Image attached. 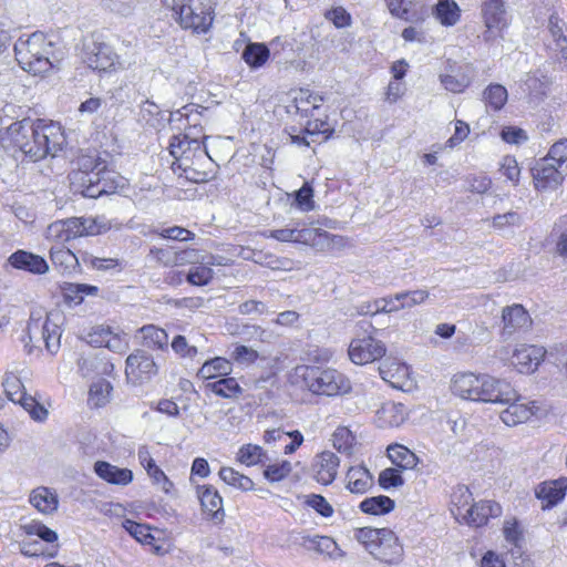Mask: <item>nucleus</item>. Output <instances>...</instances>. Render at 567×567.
Returning a JSON list of instances; mask_svg holds the SVG:
<instances>
[{
	"label": "nucleus",
	"instance_id": "6e6d98bb",
	"mask_svg": "<svg viewBox=\"0 0 567 567\" xmlns=\"http://www.w3.org/2000/svg\"><path fill=\"white\" fill-rule=\"evenodd\" d=\"M543 159L556 164L560 168H567V138L556 142Z\"/></svg>",
	"mask_w": 567,
	"mask_h": 567
},
{
	"label": "nucleus",
	"instance_id": "b1692460",
	"mask_svg": "<svg viewBox=\"0 0 567 567\" xmlns=\"http://www.w3.org/2000/svg\"><path fill=\"white\" fill-rule=\"evenodd\" d=\"M94 473L109 484L126 486L133 481V472L128 468L115 466L106 461L94 463Z\"/></svg>",
	"mask_w": 567,
	"mask_h": 567
},
{
	"label": "nucleus",
	"instance_id": "0e129e2a",
	"mask_svg": "<svg viewBox=\"0 0 567 567\" xmlns=\"http://www.w3.org/2000/svg\"><path fill=\"white\" fill-rule=\"evenodd\" d=\"M499 169L502 174L514 185L518 184L520 169L515 157L509 155L503 157Z\"/></svg>",
	"mask_w": 567,
	"mask_h": 567
},
{
	"label": "nucleus",
	"instance_id": "20e7f679",
	"mask_svg": "<svg viewBox=\"0 0 567 567\" xmlns=\"http://www.w3.org/2000/svg\"><path fill=\"white\" fill-rule=\"evenodd\" d=\"M353 537L378 560L398 565L403 560L404 549L398 536L389 528L362 527Z\"/></svg>",
	"mask_w": 567,
	"mask_h": 567
},
{
	"label": "nucleus",
	"instance_id": "603ef678",
	"mask_svg": "<svg viewBox=\"0 0 567 567\" xmlns=\"http://www.w3.org/2000/svg\"><path fill=\"white\" fill-rule=\"evenodd\" d=\"M472 501V494L465 486H458L452 494V504L455 507L452 509L453 515L456 519L462 518L465 515V506L470 505Z\"/></svg>",
	"mask_w": 567,
	"mask_h": 567
},
{
	"label": "nucleus",
	"instance_id": "c85d7f7f",
	"mask_svg": "<svg viewBox=\"0 0 567 567\" xmlns=\"http://www.w3.org/2000/svg\"><path fill=\"white\" fill-rule=\"evenodd\" d=\"M408 412L402 403L386 402L377 412L379 425L396 427L404 423Z\"/></svg>",
	"mask_w": 567,
	"mask_h": 567
},
{
	"label": "nucleus",
	"instance_id": "4468645a",
	"mask_svg": "<svg viewBox=\"0 0 567 567\" xmlns=\"http://www.w3.org/2000/svg\"><path fill=\"white\" fill-rule=\"evenodd\" d=\"M300 224H296V244H303L316 249L323 250L330 246L338 244L342 240V237L330 234L320 228H308L299 227Z\"/></svg>",
	"mask_w": 567,
	"mask_h": 567
},
{
	"label": "nucleus",
	"instance_id": "8fccbe9b",
	"mask_svg": "<svg viewBox=\"0 0 567 567\" xmlns=\"http://www.w3.org/2000/svg\"><path fill=\"white\" fill-rule=\"evenodd\" d=\"M429 292L426 290H413V291H402L395 293V299L399 302L400 310L412 308L414 306L423 303L429 298Z\"/></svg>",
	"mask_w": 567,
	"mask_h": 567
},
{
	"label": "nucleus",
	"instance_id": "e2e57ef3",
	"mask_svg": "<svg viewBox=\"0 0 567 567\" xmlns=\"http://www.w3.org/2000/svg\"><path fill=\"white\" fill-rule=\"evenodd\" d=\"M379 485L384 488L389 489L391 487H399L403 485L404 480L401 476L399 470L396 468H385L379 474L378 478Z\"/></svg>",
	"mask_w": 567,
	"mask_h": 567
},
{
	"label": "nucleus",
	"instance_id": "052dcab7",
	"mask_svg": "<svg viewBox=\"0 0 567 567\" xmlns=\"http://www.w3.org/2000/svg\"><path fill=\"white\" fill-rule=\"evenodd\" d=\"M549 31L555 39L557 45L561 49L563 58H567V39L564 35V29L561 20L557 14H551L549 17Z\"/></svg>",
	"mask_w": 567,
	"mask_h": 567
},
{
	"label": "nucleus",
	"instance_id": "f8f14e48",
	"mask_svg": "<svg viewBox=\"0 0 567 567\" xmlns=\"http://www.w3.org/2000/svg\"><path fill=\"white\" fill-rule=\"evenodd\" d=\"M71 178L72 184L76 187L75 190L87 198H97L103 194L116 190V186H101L103 179H101L100 173H73Z\"/></svg>",
	"mask_w": 567,
	"mask_h": 567
},
{
	"label": "nucleus",
	"instance_id": "412c9836",
	"mask_svg": "<svg viewBox=\"0 0 567 567\" xmlns=\"http://www.w3.org/2000/svg\"><path fill=\"white\" fill-rule=\"evenodd\" d=\"M481 373L461 372L456 373L451 383L452 392L464 399L477 402Z\"/></svg>",
	"mask_w": 567,
	"mask_h": 567
},
{
	"label": "nucleus",
	"instance_id": "09e8293b",
	"mask_svg": "<svg viewBox=\"0 0 567 567\" xmlns=\"http://www.w3.org/2000/svg\"><path fill=\"white\" fill-rule=\"evenodd\" d=\"M440 80L444 87L453 93L463 92L471 83V78L463 72H458L456 74H443L440 76Z\"/></svg>",
	"mask_w": 567,
	"mask_h": 567
},
{
	"label": "nucleus",
	"instance_id": "bb28decb",
	"mask_svg": "<svg viewBox=\"0 0 567 567\" xmlns=\"http://www.w3.org/2000/svg\"><path fill=\"white\" fill-rule=\"evenodd\" d=\"M503 333L513 334L515 331L527 328L530 323L528 312L520 305H513L503 309Z\"/></svg>",
	"mask_w": 567,
	"mask_h": 567
},
{
	"label": "nucleus",
	"instance_id": "dca6fc26",
	"mask_svg": "<svg viewBox=\"0 0 567 567\" xmlns=\"http://www.w3.org/2000/svg\"><path fill=\"white\" fill-rule=\"evenodd\" d=\"M340 458L330 451L316 455L312 462L315 480L322 485H330L337 476Z\"/></svg>",
	"mask_w": 567,
	"mask_h": 567
},
{
	"label": "nucleus",
	"instance_id": "338daca9",
	"mask_svg": "<svg viewBox=\"0 0 567 567\" xmlns=\"http://www.w3.org/2000/svg\"><path fill=\"white\" fill-rule=\"evenodd\" d=\"M313 190L308 185L305 184L299 190L296 192V204L302 212L312 210L315 207L313 202Z\"/></svg>",
	"mask_w": 567,
	"mask_h": 567
},
{
	"label": "nucleus",
	"instance_id": "f704fd0d",
	"mask_svg": "<svg viewBox=\"0 0 567 567\" xmlns=\"http://www.w3.org/2000/svg\"><path fill=\"white\" fill-rule=\"evenodd\" d=\"M52 264L61 271H71L79 266L78 257L63 245L52 246L50 249Z\"/></svg>",
	"mask_w": 567,
	"mask_h": 567
},
{
	"label": "nucleus",
	"instance_id": "4d7b16f0",
	"mask_svg": "<svg viewBox=\"0 0 567 567\" xmlns=\"http://www.w3.org/2000/svg\"><path fill=\"white\" fill-rule=\"evenodd\" d=\"M214 271L205 265L195 266L189 269L186 280L194 286H206L213 279Z\"/></svg>",
	"mask_w": 567,
	"mask_h": 567
},
{
	"label": "nucleus",
	"instance_id": "423d86ee",
	"mask_svg": "<svg viewBox=\"0 0 567 567\" xmlns=\"http://www.w3.org/2000/svg\"><path fill=\"white\" fill-rule=\"evenodd\" d=\"M111 229V224L102 218L74 217L52 223L47 230V237L62 245L82 236H94Z\"/></svg>",
	"mask_w": 567,
	"mask_h": 567
},
{
	"label": "nucleus",
	"instance_id": "e433bc0d",
	"mask_svg": "<svg viewBox=\"0 0 567 567\" xmlns=\"http://www.w3.org/2000/svg\"><path fill=\"white\" fill-rule=\"evenodd\" d=\"M269 49L264 43H249L243 51L241 58L252 69L262 66L269 59Z\"/></svg>",
	"mask_w": 567,
	"mask_h": 567
},
{
	"label": "nucleus",
	"instance_id": "aec40b11",
	"mask_svg": "<svg viewBox=\"0 0 567 567\" xmlns=\"http://www.w3.org/2000/svg\"><path fill=\"white\" fill-rule=\"evenodd\" d=\"M502 514V507L498 503L484 501L471 505L465 509L463 520L468 525L480 527L487 523L489 517H498Z\"/></svg>",
	"mask_w": 567,
	"mask_h": 567
},
{
	"label": "nucleus",
	"instance_id": "69168bd1",
	"mask_svg": "<svg viewBox=\"0 0 567 567\" xmlns=\"http://www.w3.org/2000/svg\"><path fill=\"white\" fill-rule=\"evenodd\" d=\"M230 358L239 364H251L258 359V352L246 346H236Z\"/></svg>",
	"mask_w": 567,
	"mask_h": 567
},
{
	"label": "nucleus",
	"instance_id": "680f3d73",
	"mask_svg": "<svg viewBox=\"0 0 567 567\" xmlns=\"http://www.w3.org/2000/svg\"><path fill=\"white\" fill-rule=\"evenodd\" d=\"M317 553L329 556L332 559L342 558L344 553L338 547L333 538L328 536L319 537L317 542Z\"/></svg>",
	"mask_w": 567,
	"mask_h": 567
},
{
	"label": "nucleus",
	"instance_id": "f257e3e1",
	"mask_svg": "<svg viewBox=\"0 0 567 567\" xmlns=\"http://www.w3.org/2000/svg\"><path fill=\"white\" fill-rule=\"evenodd\" d=\"M7 140L31 162H38L49 155L55 156L65 142L61 126L44 120H38L35 123L29 120L12 123L7 128Z\"/></svg>",
	"mask_w": 567,
	"mask_h": 567
},
{
	"label": "nucleus",
	"instance_id": "f03ea898",
	"mask_svg": "<svg viewBox=\"0 0 567 567\" xmlns=\"http://www.w3.org/2000/svg\"><path fill=\"white\" fill-rule=\"evenodd\" d=\"M293 383L316 395L336 396L351 391L350 380L340 371L317 365H298L291 374Z\"/></svg>",
	"mask_w": 567,
	"mask_h": 567
},
{
	"label": "nucleus",
	"instance_id": "2eb2a0df",
	"mask_svg": "<svg viewBox=\"0 0 567 567\" xmlns=\"http://www.w3.org/2000/svg\"><path fill=\"white\" fill-rule=\"evenodd\" d=\"M126 375L135 380H150L157 373V365L153 358L143 350H136L126 359Z\"/></svg>",
	"mask_w": 567,
	"mask_h": 567
},
{
	"label": "nucleus",
	"instance_id": "c9c22d12",
	"mask_svg": "<svg viewBox=\"0 0 567 567\" xmlns=\"http://www.w3.org/2000/svg\"><path fill=\"white\" fill-rule=\"evenodd\" d=\"M388 456L394 465L403 470H412L419 462L417 456L401 444L390 445L388 447Z\"/></svg>",
	"mask_w": 567,
	"mask_h": 567
},
{
	"label": "nucleus",
	"instance_id": "58836bf2",
	"mask_svg": "<svg viewBox=\"0 0 567 567\" xmlns=\"http://www.w3.org/2000/svg\"><path fill=\"white\" fill-rule=\"evenodd\" d=\"M220 480L229 486L238 488L243 492L254 489V482L250 477L235 471L233 467L224 466L218 473Z\"/></svg>",
	"mask_w": 567,
	"mask_h": 567
},
{
	"label": "nucleus",
	"instance_id": "9b49d317",
	"mask_svg": "<svg viewBox=\"0 0 567 567\" xmlns=\"http://www.w3.org/2000/svg\"><path fill=\"white\" fill-rule=\"evenodd\" d=\"M546 354V349L540 346L520 344L512 357V363L520 373H532L537 370Z\"/></svg>",
	"mask_w": 567,
	"mask_h": 567
},
{
	"label": "nucleus",
	"instance_id": "c756f323",
	"mask_svg": "<svg viewBox=\"0 0 567 567\" xmlns=\"http://www.w3.org/2000/svg\"><path fill=\"white\" fill-rule=\"evenodd\" d=\"M89 66L97 71L115 70L121 65L118 56L113 49L106 44H99L87 59Z\"/></svg>",
	"mask_w": 567,
	"mask_h": 567
},
{
	"label": "nucleus",
	"instance_id": "ea45409f",
	"mask_svg": "<svg viewBox=\"0 0 567 567\" xmlns=\"http://www.w3.org/2000/svg\"><path fill=\"white\" fill-rule=\"evenodd\" d=\"M393 508L394 501L384 495L365 498L360 504V509L363 513L371 515L386 514L390 513Z\"/></svg>",
	"mask_w": 567,
	"mask_h": 567
},
{
	"label": "nucleus",
	"instance_id": "393cba45",
	"mask_svg": "<svg viewBox=\"0 0 567 567\" xmlns=\"http://www.w3.org/2000/svg\"><path fill=\"white\" fill-rule=\"evenodd\" d=\"M9 262L17 269L35 275H43L49 270V265L43 257L25 250H18L13 252L9 257Z\"/></svg>",
	"mask_w": 567,
	"mask_h": 567
},
{
	"label": "nucleus",
	"instance_id": "bf43d9fd",
	"mask_svg": "<svg viewBox=\"0 0 567 567\" xmlns=\"http://www.w3.org/2000/svg\"><path fill=\"white\" fill-rule=\"evenodd\" d=\"M305 503L322 517L329 518L334 513L333 507L322 495L310 494L306 497Z\"/></svg>",
	"mask_w": 567,
	"mask_h": 567
},
{
	"label": "nucleus",
	"instance_id": "37998d69",
	"mask_svg": "<svg viewBox=\"0 0 567 567\" xmlns=\"http://www.w3.org/2000/svg\"><path fill=\"white\" fill-rule=\"evenodd\" d=\"M52 316H48L45 322L42 324V338L45 348L50 353H55L60 348L61 331L56 323L52 322Z\"/></svg>",
	"mask_w": 567,
	"mask_h": 567
},
{
	"label": "nucleus",
	"instance_id": "79ce46f5",
	"mask_svg": "<svg viewBox=\"0 0 567 567\" xmlns=\"http://www.w3.org/2000/svg\"><path fill=\"white\" fill-rule=\"evenodd\" d=\"M112 385L106 380H99L91 384L89 391V404L101 408L109 403Z\"/></svg>",
	"mask_w": 567,
	"mask_h": 567
},
{
	"label": "nucleus",
	"instance_id": "9d476101",
	"mask_svg": "<svg viewBox=\"0 0 567 567\" xmlns=\"http://www.w3.org/2000/svg\"><path fill=\"white\" fill-rule=\"evenodd\" d=\"M564 173L565 168L540 158L532 168L534 186L540 192L556 189L564 181Z\"/></svg>",
	"mask_w": 567,
	"mask_h": 567
},
{
	"label": "nucleus",
	"instance_id": "c03bdc74",
	"mask_svg": "<svg viewBox=\"0 0 567 567\" xmlns=\"http://www.w3.org/2000/svg\"><path fill=\"white\" fill-rule=\"evenodd\" d=\"M508 97L507 90L501 84H489L483 92L485 103L494 111H499Z\"/></svg>",
	"mask_w": 567,
	"mask_h": 567
},
{
	"label": "nucleus",
	"instance_id": "39448f33",
	"mask_svg": "<svg viewBox=\"0 0 567 567\" xmlns=\"http://www.w3.org/2000/svg\"><path fill=\"white\" fill-rule=\"evenodd\" d=\"M188 151H181V144H169V153L175 158L172 167L175 172L181 171V175L194 183H205L210 178V172L203 169L205 164H209L212 158L206 146L193 138L187 144Z\"/></svg>",
	"mask_w": 567,
	"mask_h": 567
},
{
	"label": "nucleus",
	"instance_id": "7c9ffc66",
	"mask_svg": "<svg viewBox=\"0 0 567 567\" xmlns=\"http://www.w3.org/2000/svg\"><path fill=\"white\" fill-rule=\"evenodd\" d=\"M347 488L353 494H364L373 486V476L364 466H352L348 470Z\"/></svg>",
	"mask_w": 567,
	"mask_h": 567
},
{
	"label": "nucleus",
	"instance_id": "3c124183",
	"mask_svg": "<svg viewBox=\"0 0 567 567\" xmlns=\"http://www.w3.org/2000/svg\"><path fill=\"white\" fill-rule=\"evenodd\" d=\"M21 529L27 535H35L47 543H55L58 540L56 532L37 520L21 525Z\"/></svg>",
	"mask_w": 567,
	"mask_h": 567
},
{
	"label": "nucleus",
	"instance_id": "f3484780",
	"mask_svg": "<svg viewBox=\"0 0 567 567\" xmlns=\"http://www.w3.org/2000/svg\"><path fill=\"white\" fill-rule=\"evenodd\" d=\"M200 112H198V106L196 104H187L182 109L175 111L171 115V122H179L183 124L185 121V132L181 135H193L196 137V141L202 142L207 140V135L204 134L203 127L199 123Z\"/></svg>",
	"mask_w": 567,
	"mask_h": 567
},
{
	"label": "nucleus",
	"instance_id": "5fc2aeb1",
	"mask_svg": "<svg viewBox=\"0 0 567 567\" xmlns=\"http://www.w3.org/2000/svg\"><path fill=\"white\" fill-rule=\"evenodd\" d=\"M550 81L546 75H538L537 73L528 74L525 85L530 95L534 97L544 96L549 89Z\"/></svg>",
	"mask_w": 567,
	"mask_h": 567
},
{
	"label": "nucleus",
	"instance_id": "a19ab883",
	"mask_svg": "<svg viewBox=\"0 0 567 567\" xmlns=\"http://www.w3.org/2000/svg\"><path fill=\"white\" fill-rule=\"evenodd\" d=\"M237 460L247 466H252L256 464H265L269 458L261 446L245 444L239 449Z\"/></svg>",
	"mask_w": 567,
	"mask_h": 567
},
{
	"label": "nucleus",
	"instance_id": "a18cd8bd",
	"mask_svg": "<svg viewBox=\"0 0 567 567\" xmlns=\"http://www.w3.org/2000/svg\"><path fill=\"white\" fill-rule=\"evenodd\" d=\"M145 344L155 349H164L168 344V336L165 330L155 326H145L141 329Z\"/></svg>",
	"mask_w": 567,
	"mask_h": 567
},
{
	"label": "nucleus",
	"instance_id": "a211bd4d",
	"mask_svg": "<svg viewBox=\"0 0 567 567\" xmlns=\"http://www.w3.org/2000/svg\"><path fill=\"white\" fill-rule=\"evenodd\" d=\"M486 403L506 404L513 400L519 399V393L515 386L506 379L496 378L488 374Z\"/></svg>",
	"mask_w": 567,
	"mask_h": 567
},
{
	"label": "nucleus",
	"instance_id": "6e6552de",
	"mask_svg": "<svg viewBox=\"0 0 567 567\" xmlns=\"http://www.w3.org/2000/svg\"><path fill=\"white\" fill-rule=\"evenodd\" d=\"M2 386L7 398L13 403H20L37 421L47 417L48 411L40 405L32 396H27L20 379L12 372L4 374Z\"/></svg>",
	"mask_w": 567,
	"mask_h": 567
},
{
	"label": "nucleus",
	"instance_id": "473e14b6",
	"mask_svg": "<svg viewBox=\"0 0 567 567\" xmlns=\"http://www.w3.org/2000/svg\"><path fill=\"white\" fill-rule=\"evenodd\" d=\"M231 370V363L229 360L221 357H216L204 362L202 368L198 370L197 377L205 380H210L227 377L230 374Z\"/></svg>",
	"mask_w": 567,
	"mask_h": 567
},
{
	"label": "nucleus",
	"instance_id": "49530a36",
	"mask_svg": "<svg viewBox=\"0 0 567 567\" xmlns=\"http://www.w3.org/2000/svg\"><path fill=\"white\" fill-rule=\"evenodd\" d=\"M400 311L399 302L395 299V295L380 298L374 300L372 305H367L365 309L362 307L361 313L364 315H377V313H390Z\"/></svg>",
	"mask_w": 567,
	"mask_h": 567
},
{
	"label": "nucleus",
	"instance_id": "864d4df0",
	"mask_svg": "<svg viewBox=\"0 0 567 567\" xmlns=\"http://www.w3.org/2000/svg\"><path fill=\"white\" fill-rule=\"evenodd\" d=\"M354 443L355 436L346 426H339L332 434V444L339 452L350 453Z\"/></svg>",
	"mask_w": 567,
	"mask_h": 567
},
{
	"label": "nucleus",
	"instance_id": "13d9d810",
	"mask_svg": "<svg viewBox=\"0 0 567 567\" xmlns=\"http://www.w3.org/2000/svg\"><path fill=\"white\" fill-rule=\"evenodd\" d=\"M291 471V463L288 461H282L280 463L267 465L264 471V476L269 482L276 483L286 478Z\"/></svg>",
	"mask_w": 567,
	"mask_h": 567
},
{
	"label": "nucleus",
	"instance_id": "1a4fd4ad",
	"mask_svg": "<svg viewBox=\"0 0 567 567\" xmlns=\"http://www.w3.org/2000/svg\"><path fill=\"white\" fill-rule=\"evenodd\" d=\"M385 344L373 337L353 339L349 346V358L355 364H367L384 357Z\"/></svg>",
	"mask_w": 567,
	"mask_h": 567
},
{
	"label": "nucleus",
	"instance_id": "5701e85b",
	"mask_svg": "<svg viewBox=\"0 0 567 567\" xmlns=\"http://www.w3.org/2000/svg\"><path fill=\"white\" fill-rule=\"evenodd\" d=\"M197 497L203 511L210 515L213 519L217 522L224 519L223 498L216 488L210 485L197 486Z\"/></svg>",
	"mask_w": 567,
	"mask_h": 567
},
{
	"label": "nucleus",
	"instance_id": "6ab92c4d",
	"mask_svg": "<svg viewBox=\"0 0 567 567\" xmlns=\"http://www.w3.org/2000/svg\"><path fill=\"white\" fill-rule=\"evenodd\" d=\"M520 400L519 395V399L507 402V408L501 412L499 417L507 426H516L528 421L538 410L535 401L524 403Z\"/></svg>",
	"mask_w": 567,
	"mask_h": 567
},
{
	"label": "nucleus",
	"instance_id": "cd10ccee",
	"mask_svg": "<svg viewBox=\"0 0 567 567\" xmlns=\"http://www.w3.org/2000/svg\"><path fill=\"white\" fill-rule=\"evenodd\" d=\"M30 504L44 515H51L56 512L59 497L54 491L45 486L34 488L29 497Z\"/></svg>",
	"mask_w": 567,
	"mask_h": 567
},
{
	"label": "nucleus",
	"instance_id": "774afa93",
	"mask_svg": "<svg viewBox=\"0 0 567 567\" xmlns=\"http://www.w3.org/2000/svg\"><path fill=\"white\" fill-rule=\"evenodd\" d=\"M173 351L182 358H194L197 354V348L189 346L184 336H176L172 341Z\"/></svg>",
	"mask_w": 567,
	"mask_h": 567
},
{
	"label": "nucleus",
	"instance_id": "2f4dec72",
	"mask_svg": "<svg viewBox=\"0 0 567 567\" xmlns=\"http://www.w3.org/2000/svg\"><path fill=\"white\" fill-rule=\"evenodd\" d=\"M433 16L444 27H453L461 19V9L454 0H439Z\"/></svg>",
	"mask_w": 567,
	"mask_h": 567
},
{
	"label": "nucleus",
	"instance_id": "0eeeda50",
	"mask_svg": "<svg viewBox=\"0 0 567 567\" xmlns=\"http://www.w3.org/2000/svg\"><path fill=\"white\" fill-rule=\"evenodd\" d=\"M481 19L484 25L481 38L485 43L491 44L502 39L509 25L504 0H484L481 4Z\"/></svg>",
	"mask_w": 567,
	"mask_h": 567
},
{
	"label": "nucleus",
	"instance_id": "7ed1b4c3",
	"mask_svg": "<svg viewBox=\"0 0 567 567\" xmlns=\"http://www.w3.org/2000/svg\"><path fill=\"white\" fill-rule=\"evenodd\" d=\"M14 53L19 65L34 75L48 73L56 61L53 43L42 32H34L28 39H19L14 44Z\"/></svg>",
	"mask_w": 567,
	"mask_h": 567
},
{
	"label": "nucleus",
	"instance_id": "4be33fe9",
	"mask_svg": "<svg viewBox=\"0 0 567 567\" xmlns=\"http://www.w3.org/2000/svg\"><path fill=\"white\" fill-rule=\"evenodd\" d=\"M381 378L393 388L403 389L409 380V367L393 358H385L379 367Z\"/></svg>",
	"mask_w": 567,
	"mask_h": 567
},
{
	"label": "nucleus",
	"instance_id": "72a5a7b5",
	"mask_svg": "<svg viewBox=\"0 0 567 567\" xmlns=\"http://www.w3.org/2000/svg\"><path fill=\"white\" fill-rule=\"evenodd\" d=\"M385 4L390 11V13L399 18L401 20L408 22H417L422 21V17H424L423 11L412 10L410 6L412 4L411 0H384Z\"/></svg>",
	"mask_w": 567,
	"mask_h": 567
},
{
	"label": "nucleus",
	"instance_id": "a878e982",
	"mask_svg": "<svg viewBox=\"0 0 567 567\" xmlns=\"http://www.w3.org/2000/svg\"><path fill=\"white\" fill-rule=\"evenodd\" d=\"M566 489L567 478L544 482L536 488V496L543 502V508H549L565 497Z\"/></svg>",
	"mask_w": 567,
	"mask_h": 567
},
{
	"label": "nucleus",
	"instance_id": "de8ad7c7",
	"mask_svg": "<svg viewBox=\"0 0 567 567\" xmlns=\"http://www.w3.org/2000/svg\"><path fill=\"white\" fill-rule=\"evenodd\" d=\"M123 527L141 544L152 545L155 540V537L150 532V527L144 524L126 519L123 522Z\"/></svg>",
	"mask_w": 567,
	"mask_h": 567
},
{
	"label": "nucleus",
	"instance_id": "ddd939ff",
	"mask_svg": "<svg viewBox=\"0 0 567 567\" xmlns=\"http://www.w3.org/2000/svg\"><path fill=\"white\" fill-rule=\"evenodd\" d=\"M90 343L105 347L113 352L123 353L128 349L126 334L114 332L110 327L99 326L89 333Z\"/></svg>",
	"mask_w": 567,
	"mask_h": 567
},
{
	"label": "nucleus",
	"instance_id": "4c0bfd02",
	"mask_svg": "<svg viewBox=\"0 0 567 567\" xmlns=\"http://www.w3.org/2000/svg\"><path fill=\"white\" fill-rule=\"evenodd\" d=\"M207 388L218 396L233 399L239 396L241 388L235 378L221 377L214 382H209Z\"/></svg>",
	"mask_w": 567,
	"mask_h": 567
}]
</instances>
